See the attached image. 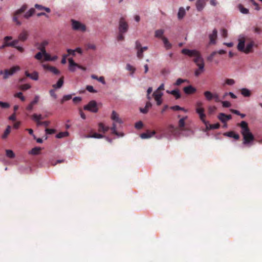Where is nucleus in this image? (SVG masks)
Returning <instances> with one entry per match:
<instances>
[{"label":"nucleus","instance_id":"423d86ee","mask_svg":"<svg viewBox=\"0 0 262 262\" xmlns=\"http://www.w3.org/2000/svg\"><path fill=\"white\" fill-rule=\"evenodd\" d=\"M203 102L198 101L196 102V113L199 115L200 119L205 123L206 115L204 114V108H203Z\"/></svg>","mask_w":262,"mask_h":262},{"label":"nucleus","instance_id":"2eb2a0df","mask_svg":"<svg viewBox=\"0 0 262 262\" xmlns=\"http://www.w3.org/2000/svg\"><path fill=\"white\" fill-rule=\"evenodd\" d=\"M217 36V31L214 29L212 33L209 35L210 44L214 45L216 43V39Z\"/></svg>","mask_w":262,"mask_h":262},{"label":"nucleus","instance_id":"e2e57ef3","mask_svg":"<svg viewBox=\"0 0 262 262\" xmlns=\"http://www.w3.org/2000/svg\"><path fill=\"white\" fill-rule=\"evenodd\" d=\"M50 95L51 96L53 97V98H54V99H57V95L55 93V90L54 89H51L49 91Z\"/></svg>","mask_w":262,"mask_h":262},{"label":"nucleus","instance_id":"a19ab883","mask_svg":"<svg viewBox=\"0 0 262 262\" xmlns=\"http://www.w3.org/2000/svg\"><path fill=\"white\" fill-rule=\"evenodd\" d=\"M32 120L34 121H40L41 120L43 119V117L41 115H37L36 114H34L31 116Z\"/></svg>","mask_w":262,"mask_h":262},{"label":"nucleus","instance_id":"603ef678","mask_svg":"<svg viewBox=\"0 0 262 262\" xmlns=\"http://www.w3.org/2000/svg\"><path fill=\"white\" fill-rule=\"evenodd\" d=\"M126 33H121L119 32L118 35H117V41H122L124 39V36H123V34Z\"/></svg>","mask_w":262,"mask_h":262},{"label":"nucleus","instance_id":"774afa93","mask_svg":"<svg viewBox=\"0 0 262 262\" xmlns=\"http://www.w3.org/2000/svg\"><path fill=\"white\" fill-rule=\"evenodd\" d=\"M220 127V124L219 123H215L214 124H212L210 125V128L214 129H218Z\"/></svg>","mask_w":262,"mask_h":262},{"label":"nucleus","instance_id":"ddd939ff","mask_svg":"<svg viewBox=\"0 0 262 262\" xmlns=\"http://www.w3.org/2000/svg\"><path fill=\"white\" fill-rule=\"evenodd\" d=\"M163 95L162 92H154L152 94V96L154 97L155 100L156 101V104L157 105H160L162 103V100H161V97Z\"/></svg>","mask_w":262,"mask_h":262},{"label":"nucleus","instance_id":"72a5a7b5","mask_svg":"<svg viewBox=\"0 0 262 262\" xmlns=\"http://www.w3.org/2000/svg\"><path fill=\"white\" fill-rule=\"evenodd\" d=\"M91 78H93V79H96L99 81V82H101L103 84H105V80L104 79V77L103 76H101L100 77H98L97 76L93 74L91 75Z\"/></svg>","mask_w":262,"mask_h":262},{"label":"nucleus","instance_id":"79ce46f5","mask_svg":"<svg viewBox=\"0 0 262 262\" xmlns=\"http://www.w3.org/2000/svg\"><path fill=\"white\" fill-rule=\"evenodd\" d=\"M40 150V147H35L32 149L31 150H30V152H29V154L32 155H39Z\"/></svg>","mask_w":262,"mask_h":262},{"label":"nucleus","instance_id":"b1692460","mask_svg":"<svg viewBox=\"0 0 262 262\" xmlns=\"http://www.w3.org/2000/svg\"><path fill=\"white\" fill-rule=\"evenodd\" d=\"M48 45V41L46 40H44L42 42H40L39 44L38 47H37V49L40 51V52H45L46 51L45 48Z\"/></svg>","mask_w":262,"mask_h":262},{"label":"nucleus","instance_id":"5701e85b","mask_svg":"<svg viewBox=\"0 0 262 262\" xmlns=\"http://www.w3.org/2000/svg\"><path fill=\"white\" fill-rule=\"evenodd\" d=\"M104 137V136H103L101 134H99V133H94L92 134H89L86 135L85 136V138H93L96 139H102Z\"/></svg>","mask_w":262,"mask_h":262},{"label":"nucleus","instance_id":"69168bd1","mask_svg":"<svg viewBox=\"0 0 262 262\" xmlns=\"http://www.w3.org/2000/svg\"><path fill=\"white\" fill-rule=\"evenodd\" d=\"M67 52H68V55H66L67 56H68L70 55H71L72 56L75 55V50H73L72 49H67Z\"/></svg>","mask_w":262,"mask_h":262},{"label":"nucleus","instance_id":"338daca9","mask_svg":"<svg viewBox=\"0 0 262 262\" xmlns=\"http://www.w3.org/2000/svg\"><path fill=\"white\" fill-rule=\"evenodd\" d=\"M72 101L75 103H77L81 101V98L80 97H75L72 99Z\"/></svg>","mask_w":262,"mask_h":262},{"label":"nucleus","instance_id":"20e7f679","mask_svg":"<svg viewBox=\"0 0 262 262\" xmlns=\"http://www.w3.org/2000/svg\"><path fill=\"white\" fill-rule=\"evenodd\" d=\"M187 119V116L183 117L178 121V127H176L173 125L170 124L168 126V132L171 134L176 136L180 131L185 130V121Z\"/></svg>","mask_w":262,"mask_h":262},{"label":"nucleus","instance_id":"cd10ccee","mask_svg":"<svg viewBox=\"0 0 262 262\" xmlns=\"http://www.w3.org/2000/svg\"><path fill=\"white\" fill-rule=\"evenodd\" d=\"M204 95H205V97L207 100L210 101L213 99L214 94H212L211 92L209 91H205V93H204Z\"/></svg>","mask_w":262,"mask_h":262},{"label":"nucleus","instance_id":"e433bc0d","mask_svg":"<svg viewBox=\"0 0 262 262\" xmlns=\"http://www.w3.org/2000/svg\"><path fill=\"white\" fill-rule=\"evenodd\" d=\"M34 7H35V8H36L37 9H38L39 10H44L47 13H50V8H47V7H45L42 6V5L36 4V5H35Z\"/></svg>","mask_w":262,"mask_h":262},{"label":"nucleus","instance_id":"3c124183","mask_svg":"<svg viewBox=\"0 0 262 262\" xmlns=\"http://www.w3.org/2000/svg\"><path fill=\"white\" fill-rule=\"evenodd\" d=\"M126 69H127V71L131 72L132 74H134V72H135V68L129 64H127Z\"/></svg>","mask_w":262,"mask_h":262},{"label":"nucleus","instance_id":"dca6fc26","mask_svg":"<svg viewBox=\"0 0 262 262\" xmlns=\"http://www.w3.org/2000/svg\"><path fill=\"white\" fill-rule=\"evenodd\" d=\"M219 119L221 122L225 123L227 121L231 119V115H226L224 113H221L219 115Z\"/></svg>","mask_w":262,"mask_h":262},{"label":"nucleus","instance_id":"09e8293b","mask_svg":"<svg viewBox=\"0 0 262 262\" xmlns=\"http://www.w3.org/2000/svg\"><path fill=\"white\" fill-rule=\"evenodd\" d=\"M43 61H51V56H50V54H48L47 52H43Z\"/></svg>","mask_w":262,"mask_h":262},{"label":"nucleus","instance_id":"9d476101","mask_svg":"<svg viewBox=\"0 0 262 262\" xmlns=\"http://www.w3.org/2000/svg\"><path fill=\"white\" fill-rule=\"evenodd\" d=\"M119 32L121 33H126L128 31V24L127 23L125 20L124 18L121 17L119 20V26H118Z\"/></svg>","mask_w":262,"mask_h":262},{"label":"nucleus","instance_id":"bf43d9fd","mask_svg":"<svg viewBox=\"0 0 262 262\" xmlns=\"http://www.w3.org/2000/svg\"><path fill=\"white\" fill-rule=\"evenodd\" d=\"M86 90L88 91L89 92L92 93H96V91L94 90L93 87L91 85H87L86 86Z\"/></svg>","mask_w":262,"mask_h":262},{"label":"nucleus","instance_id":"f704fd0d","mask_svg":"<svg viewBox=\"0 0 262 262\" xmlns=\"http://www.w3.org/2000/svg\"><path fill=\"white\" fill-rule=\"evenodd\" d=\"M166 92H167V93L168 94H170L172 95L175 96L176 99L180 98V94L179 93V92L178 90H173L171 91H166Z\"/></svg>","mask_w":262,"mask_h":262},{"label":"nucleus","instance_id":"aec40b11","mask_svg":"<svg viewBox=\"0 0 262 262\" xmlns=\"http://www.w3.org/2000/svg\"><path fill=\"white\" fill-rule=\"evenodd\" d=\"M224 136L228 137L229 138H233L235 139V140H237L239 139L240 137L239 135L237 133H235L233 131H229L228 132H225L224 133Z\"/></svg>","mask_w":262,"mask_h":262},{"label":"nucleus","instance_id":"680f3d73","mask_svg":"<svg viewBox=\"0 0 262 262\" xmlns=\"http://www.w3.org/2000/svg\"><path fill=\"white\" fill-rule=\"evenodd\" d=\"M56 132V130L54 129H51V128H46L45 129V132H46V134H49V135H52L54 134V133Z\"/></svg>","mask_w":262,"mask_h":262},{"label":"nucleus","instance_id":"5fc2aeb1","mask_svg":"<svg viewBox=\"0 0 262 262\" xmlns=\"http://www.w3.org/2000/svg\"><path fill=\"white\" fill-rule=\"evenodd\" d=\"M222 102V106L225 108H228L231 106V103L227 101H221Z\"/></svg>","mask_w":262,"mask_h":262},{"label":"nucleus","instance_id":"a18cd8bd","mask_svg":"<svg viewBox=\"0 0 262 262\" xmlns=\"http://www.w3.org/2000/svg\"><path fill=\"white\" fill-rule=\"evenodd\" d=\"M186 82H188V81L186 79H183L180 78L177 79V81H176V82L174 83L173 85L175 86H179L181 84Z\"/></svg>","mask_w":262,"mask_h":262},{"label":"nucleus","instance_id":"4be33fe9","mask_svg":"<svg viewBox=\"0 0 262 262\" xmlns=\"http://www.w3.org/2000/svg\"><path fill=\"white\" fill-rule=\"evenodd\" d=\"M110 129V127L104 125L103 123H99L98 124V132L99 133H105Z\"/></svg>","mask_w":262,"mask_h":262},{"label":"nucleus","instance_id":"c85d7f7f","mask_svg":"<svg viewBox=\"0 0 262 262\" xmlns=\"http://www.w3.org/2000/svg\"><path fill=\"white\" fill-rule=\"evenodd\" d=\"M162 40H163L164 46H165L166 49L169 50L171 49V45L169 41H168L167 38L163 37L162 38Z\"/></svg>","mask_w":262,"mask_h":262},{"label":"nucleus","instance_id":"58836bf2","mask_svg":"<svg viewBox=\"0 0 262 262\" xmlns=\"http://www.w3.org/2000/svg\"><path fill=\"white\" fill-rule=\"evenodd\" d=\"M11 131V126L8 125L7 127H6V130H5L4 133H3V135H2V139H5L8 137V135L10 134V132Z\"/></svg>","mask_w":262,"mask_h":262},{"label":"nucleus","instance_id":"a211bd4d","mask_svg":"<svg viewBox=\"0 0 262 262\" xmlns=\"http://www.w3.org/2000/svg\"><path fill=\"white\" fill-rule=\"evenodd\" d=\"M208 0H196V10L199 11H201L203 8L205 6L206 2Z\"/></svg>","mask_w":262,"mask_h":262},{"label":"nucleus","instance_id":"6e6552de","mask_svg":"<svg viewBox=\"0 0 262 262\" xmlns=\"http://www.w3.org/2000/svg\"><path fill=\"white\" fill-rule=\"evenodd\" d=\"M27 9V6L26 5H23L22 7L17 11L15 12L14 16H13V21H14L15 23H16V25L20 26L21 25V22L19 21V20H18V16L23 13Z\"/></svg>","mask_w":262,"mask_h":262},{"label":"nucleus","instance_id":"4468645a","mask_svg":"<svg viewBox=\"0 0 262 262\" xmlns=\"http://www.w3.org/2000/svg\"><path fill=\"white\" fill-rule=\"evenodd\" d=\"M42 67H43V69L49 70L55 75L60 74V71H59V70H58L55 67L46 64H43Z\"/></svg>","mask_w":262,"mask_h":262},{"label":"nucleus","instance_id":"a878e982","mask_svg":"<svg viewBox=\"0 0 262 262\" xmlns=\"http://www.w3.org/2000/svg\"><path fill=\"white\" fill-rule=\"evenodd\" d=\"M28 37V32L27 31L24 30L22 32L20 33L19 35V41H21L23 42L26 41Z\"/></svg>","mask_w":262,"mask_h":262},{"label":"nucleus","instance_id":"f8f14e48","mask_svg":"<svg viewBox=\"0 0 262 262\" xmlns=\"http://www.w3.org/2000/svg\"><path fill=\"white\" fill-rule=\"evenodd\" d=\"M69 70L70 71L74 72L76 70V68L81 69L83 71H85V67H83L82 66H80L78 64L75 63L72 58H69Z\"/></svg>","mask_w":262,"mask_h":262},{"label":"nucleus","instance_id":"c9c22d12","mask_svg":"<svg viewBox=\"0 0 262 262\" xmlns=\"http://www.w3.org/2000/svg\"><path fill=\"white\" fill-rule=\"evenodd\" d=\"M163 34L164 30L162 29L158 30L156 31V32H155V37L161 39L162 38L164 37V36H163Z\"/></svg>","mask_w":262,"mask_h":262},{"label":"nucleus","instance_id":"de8ad7c7","mask_svg":"<svg viewBox=\"0 0 262 262\" xmlns=\"http://www.w3.org/2000/svg\"><path fill=\"white\" fill-rule=\"evenodd\" d=\"M71 99V95H66L63 96L62 99L61 100V104Z\"/></svg>","mask_w":262,"mask_h":262},{"label":"nucleus","instance_id":"13d9d810","mask_svg":"<svg viewBox=\"0 0 262 262\" xmlns=\"http://www.w3.org/2000/svg\"><path fill=\"white\" fill-rule=\"evenodd\" d=\"M137 57H138V59H141L143 58V52L144 51L137 50Z\"/></svg>","mask_w":262,"mask_h":262},{"label":"nucleus","instance_id":"6ab92c4d","mask_svg":"<svg viewBox=\"0 0 262 262\" xmlns=\"http://www.w3.org/2000/svg\"><path fill=\"white\" fill-rule=\"evenodd\" d=\"M155 134V131H149L147 130L146 133H141L140 135L141 138L143 139H148L151 138L152 136H153Z\"/></svg>","mask_w":262,"mask_h":262},{"label":"nucleus","instance_id":"6e6d98bb","mask_svg":"<svg viewBox=\"0 0 262 262\" xmlns=\"http://www.w3.org/2000/svg\"><path fill=\"white\" fill-rule=\"evenodd\" d=\"M39 96H38V95L35 96L34 100H33V101L30 102V104L35 105V104H37V103L39 102Z\"/></svg>","mask_w":262,"mask_h":262},{"label":"nucleus","instance_id":"8fccbe9b","mask_svg":"<svg viewBox=\"0 0 262 262\" xmlns=\"http://www.w3.org/2000/svg\"><path fill=\"white\" fill-rule=\"evenodd\" d=\"M0 107H1L2 108L7 109L9 108L10 105L9 103L7 102L0 101Z\"/></svg>","mask_w":262,"mask_h":262},{"label":"nucleus","instance_id":"39448f33","mask_svg":"<svg viewBox=\"0 0 262 262\" xmlns=\"http://www.w3.org/2000/svg\"><path fill=\"white\" fill-rule=\"evenodd\" d=\"M20 67L18 66H16L12 67L10 69H5V70L0 71V75H3V79H7L10 76H12L15 73L19 71Z\"/></svg>","mask_w":262,"mask_h":262},{"label":"nucleus","instance_id":"7ed1b4c3","mask_svg":"<svg viewBox=\"0 0 262 262\" xmlns=\"http://www.w3.org/2000/svg\"><path fill=\"white\" fill-rule=\"evenodd\" d=\"M238 45H237V49H238L239 52H244L245 54L252 53L253 51L252 49L253 47H256V45H255V43L252 40L247 43L246 46H245V39L243 36L238 38Z\"/></svg>","mask_w":262,"mask_h":262},{"label":"nucleus","instance_id":"1a4fd4ad","mask_svg":"<svg viewBox=\"0 0 262 262\" xmlns=\"http://www.w3.org/2000/svg\"><path fill=\"white\" fill-rule=\"evenodd\" d=\"M83 109L84 110H86L93 113L97 112L98 107L97 106L96 102L94 100L90 101L87 105L84 106Z\"/></svg>","mask_w":262,"mask_h":262},{"label":"nucleus","instance_id":"2f4dec72","mask_svg":"<svg viewBox=\"0 0 262 262\" xmlns=\"http://www.w3.org/2000/svg\"><path fill=\"white\" fill-rule=\"evenodd\" d=\"M186 14V11L185 9L183 7H180L179 9L178 14H177V16H178V18L181 19Z\"/></svg>","mask_w":262,"mask_h":262},{"label":"nucleus","instance_id":"0e129e2a","mask_svg":"<svg viewBox=\"0 0 262 262\" xmlns=\"http://www.w3.org/2000/svg\"><path fill=\"white\" fill-rule=\"evenodd\" d=\"M87 49L93 50H95L96 47H95V45L93 43H88L86 45Z\"/></svg>","mask_w":262,"mask_h":262},{"label":"nucleus","instance_id":"ea45409f","mask_svg":"<svg viewBox=\"0 0 262 262\" xmlns=\"http://www.w3.org/2000/svg\"><path fill=\"white\" fill-rule=\"evenodd\" d=\"M238 10H239L240 12L241 13L244 14H248V9L245 8L244 7H243V5L241 4H238Z\"/></svg>","mask_w":262,"mask_h":262},{"label":"nucleus","instance_id":"0eeeda50","mask_svg":"<svg viewBox=\"0 0 262 262\" xmlns=\"http://www.w3.org/2000/svg\"><path fill=\"white\" fill-rule=\"evenodd\" d=\"M71 22H72V27L73 30L77 31H81L82 32H84L85 31V26L84 24H82L81 22L74 19L71 20Z\"/></svg>","mask_w":262,"mask_h":262},{"label":"nucleus","instance_id":"c756f323","mask_svg":"<svg viewBox=\"0 0 262 262\" xmlns=\"http://www.w3.org/2000/svg\"><path fill=\"white\" fill-rule=\"evenodd\" d=\"M241 94L245 97H249L251 96V92L246 88L241 89Z\"/></svg>","mask_w":262,"mask_h":262},{"label":"nucleus","instance_id":"f257e3e1","mask_svg":"<svg viewBox=\"0 0 262 262\" xmlns=\"http://www.w3.org/2000/svg\"><path fill=\"white\" fill-rule=\"evenodd\" d=\"M181 52L183 54L187 55L190 57L193 58V62H194L195 64L198 67V69L195 71V76H198L203 73L204 70V62H203L201 55L198 51L183 49L182 50Z\"/></svg>","mask_w":262,"mask_h":262},{"label":"nucleus","instance_id":"f3484780","mask_svg":"<svg viewBox=\"0 0 262 262\" xmlns=\"http://www.w3.org/2000/svg\"><path fill=\"white\" fill-rule=\"evenodd\" d=\"M196 89L193 87L192 85H188L183 88V92L187 95H190L195 93Z\"/></svg>","mask_w":262,"mask_h":262},{"label":"nucleus","instance_id":"473e14b6","mask_svg":"<svg viewBox=\"0 0 262 262\" xmlns=\"http://www.w3.org/2000/svg\"><path fill=\"white\" fill-rule=\"evenodd\" d=\"M35 13V9L33 8H32L29 10L27 13L24 14V17L26 19H28L30 17L32 16L33 14Z\"/></svg>","mask_w":262,"mask_h":262},{"label":"nucleus","instance_id":"f03ea898","mask_svg":"<svg viewBox=\"0 0 262 262\" xmlns=\"http://www.w3.org/2000/svg\"><path fill=\"white\" fill-rule=\"evenodd\" d=\"M241 127V134L243 136V144L244 145H249L251 142L254 141L253 135L250 132V130L248 126V123L245 121H242L238 124Z\"/></svg>","mask_w":262,"mask_h":262},{"label":"nucleus","instance_id":"4d7b16f0","mask_svg":"<svg viewBox=\"0 0 262 262\" xmlns=\"http://www.w3.org/2000/svg\"><path fill=\"white\" fill-rule=\"evenodd\" d=\"M225 84L229 85H232L234 84V80L233 79H226Z\"/></svg>","mask_w":262,"mask_h":262},{"label":"nucleus","instance_id":"052dcab7","mask_svg":"<svg viewBox=\"0 0 262 262\" xmlns=\"http://www.w3.org/2000/svg\"><path fill=\"white\" fill-rule=\"evenodd\" d=\"M143 127V123L141 121H139L135 123V128L137 129H140Z\"/></svg>","mask_w":262,"mask_h":262},{"label":"nucleus","instance_id":"37998d69","mask_svg":"<svg viewBox=\"0 0 262 262\" xmlns=\"http://www.w3.org/2000/svg\"><path fill=\"white\" fill-rule=\"evenodd\" d=\"M69 135V133L68 131H64L63 132H60L56 135V138L57 139H61L64 137H67Z\"/></svg>","mask_w":262,"mask_h":262},{"label":"nucleus","instance_id":"412c9836","mask_svg":"<svg viewBox=\"0 0 262 262\" xmlns=\"http://www.w3.org/2000/svg\"><path fill=\"white\" fill-rule=\"evenodd\" d=\"M25 75L28 77H30V78H31L32 80H38V73L36 71H34L32 73H29L27 71H26Z\"/></svg>","mask_w":262,"mask_h":262},{"label":"nucleus","instance_id":"7c9ffc66","mask_svg":"<svg viewBox=\"0 0 262 262\" xmlns=\"http://www.w3.org/2000/svg\"><path fill=\"white\" fill-rule=\"evenodd\" d=\"M111 131H112V134L116 135V136L118 137H122L123 134L122 133H120L116 131V126L115 123H113L112 127L111 128Z\"/></svg>","mask_w":262,"mask_h":262},{"label":"nucleus","instance_id":"864d4df0","mask_svg":"<svg viewBox=\"0 0 262 262\" xmlns=\"http://www.w3.org/2000/svg\"><path fill=\"white\" fill-rule=\"evenodd\" d=\"M31 86L28 84H23L20 86V90L22 91H27L30 89Z\"/></svg>","mask_w":262,"mask_h":262},{"label":"nucleus","instance_id":"9b49d317","mask_svg":"<svg viewBox=\"0 0 262 262\" xmlns=\"http://www.w3.org/2000/svg\"><path fill=\"white\" fill-rule=\"evenodd\" d=\"M12 39V36H6L4 37V43L2 46V48H5L6 47H15L18 44L19 39H14L12 41L9 42V40Z\"/></svg>","mask_w":262,"mask_h":262},{"label":"nucleus","instance_id":"c03bdc74","mask_svg":"<svg viewBox=\"0 0 262 262\" xmlns=\"http://www.w3.org/2000/svg\"><path fill=\"white\" fill-rule=\"evenodd\" d=\"M6 157L9 159H13L15 158V154L10 149L6 150Z\"/></svg>","mask_w":262,"mask_h":262},{"label":"nucleus","instance_id":"4c0bfd02","mask_svg":"<svg viewBox=\"0 0 262 262\" xmlns=\"http://www.w3.org/2000/svg\"><path fill=\"white\" fill-rule=\"evenodd\" d=\"M43 57V53L42 52L39 51L37 52L36 55H34V58L38 61H40V62H42V58Z\"/></svg>","mask_w":262,"mask_h":262},{"label":"nucleus","instance_id":"49530a36","mask_svg":"<svg viewBox=\"0 0 262 262\" xmlns=\"http://www.w3.org/2000/svg\"><path fill=\"white\" fill-rule=\"evenodd\" d=\"M14 96L16 98H19V99H20V100L22 101H25V100H26V98L24 96H23V93L21 92H18L15 94Z\"/></svg>","mask_w":262,"mask_h":262},{"label":"nucleus","instance_id":"393cba45","mask_svg":"<svg viewBox=\"0 0 262 262\" xmlns=\"http://www.w3.org/2000/svg\"><path fill=\"white\" fill-rule=\"evenodd\" d=\"M111 119L120 124L122 123L121 120L119 118V115L114 111H113L112 114H111Z\"/></svg>","mask_w":262,"mask_h":262},{"label":"nucleus","instance_id":"bb28decb","mask_svg":"<svg viewBox=\"0 0 262 262\" xmlns=\"http://www.w3.org/2000/svg\"><path fill=\"white\" fill-rule=\"evenodd\" d=\"M63 84V77L62 76L60 78L59 80L57 81L56 84L52 85V87L54 89H60Z\"/></svg>","mask_w":262,"mask_h":262}]
</instances>
